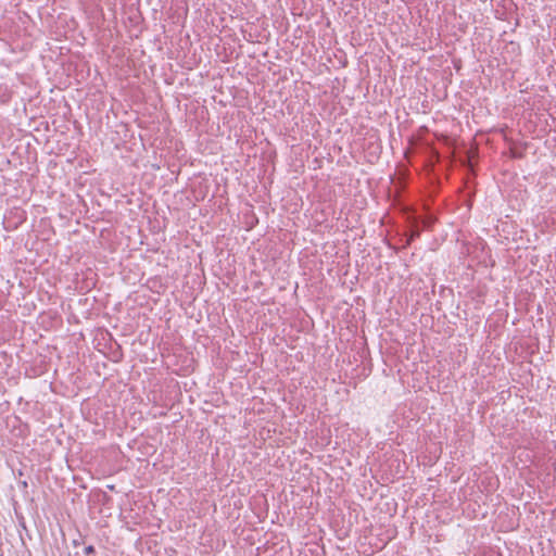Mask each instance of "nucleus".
Here are the masks:
<instances>
[{"instance_id": "f257e3e1", "label": "nucleus", "mask_w": 556, "mask_h": 556, "mask_svg": "<svg viewBox=\"0 0 556 556\" xmlns=\"http://www.w3.org/2000/svg\"><path fill=\"white\" fill-rule=\"evenodd\" d=\"M93 551H94V549H93V546H87V547L85 548L86 554H90V553H92Z\"/></svg>"}]
</instances>
